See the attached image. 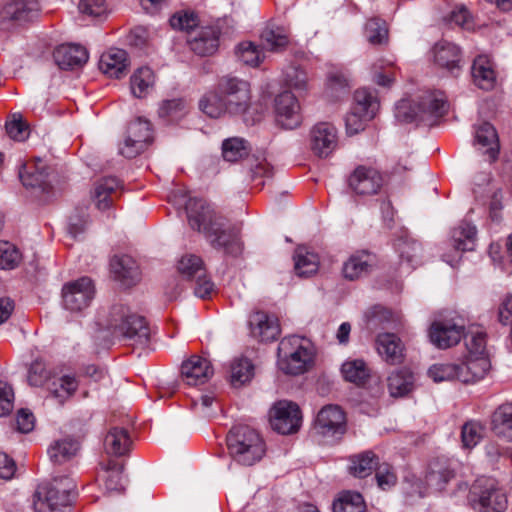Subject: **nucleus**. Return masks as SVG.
Segmentation results:
<instances>
[{
    "label": "nucleus",
    "instance_id": "1",
    "mask_svg": "<svg viewBox=\"0 0 512 512\" xmlns=\"http://www.w3.org/2000/svg\"><path fill=\"white\" fill-rule=\"evenodd\" d=\"M175 204L185 206L191 228L201 232L214 249L232 256L242 252L240 229L216 212L205 200L184 194Z\"/></svg>",
    "mask_w": 512,
    "mask_h": 512
},
{
    "label": "nucleus",
    "instance_id": "2",
    "mask_svg": "<svg viewBox=\"0 0 512 512\" xmlns=\"http://www.w3.org/2000/svg\"><path fill=\"white\" fill-rule=\"evenodd\" d=\"M448 109L447 98L442 91L422 92L413 101L401 99L395 106V117L402 123H423L432 126Z\"/></svg>",
    "mask_w": 512,
    "mask_h": 512
},
{
    "label": "nucleus",
    "instance_id": "3",
    "mask_svg": "<svg viewBox=\"0 0 512 512\" xmlns=\"http://www.w3.org/2000/svg\"><path fill=\"white\" fill-rule=\"evenodd\" d=\"M98 324L112 335L132 341L133 345L145 346L149 342L150 332L145 319L123 304L113 305L107 315L99 317Z\"/></svg>",
    "mask_w": 512,
    "mask_h": 512
},
{
    "label": "nucleus",
    "instance_id": "4",
    "mask_svg": "<svg viewBox=\"0 0 512 512\" xmlns=\"http://www.w3.org/2000/svg\"><path fill=\"white\" fill-rule=\"evenodd\" d=\"M218 91L224 97L227 114L241 117L247 125L261 120V113L251 103L250 84L237 77L225 76L218 81Z\"/></svg>",
    "mask_w": 512,
    "mask_h": 512
},
{
    "label": "nucleus",
    "instance_id": "5",
    "mask_svg": "<svg viewBox=\"0 0 512 512\" xmlns=\"http://www.w3.org/2000/svg\"><path fill=\"white\" fill-rule=\"evenodd\" d=\"M277 355V365L283 373L300 375L312 367L315 353L310 340L291 335L280 341Z\"/></svg>",
    "mask_w": 512,
    "mask_h": 512
},
{
    "label": "nucleus",
    "instance_id": "6",
    "mask_svg": "<svg viewBox=\"0 0 512 512\" xmlns=\"http://www.w3.org/2000/svg\"><path fill=\"white\" fill-rule=\"evenodd\" d=\"M226 441L230 456L241 465L255 464L266 452L265 443L260 434L247 425L233 426Z\"/></svg>",
    "mask_w": 512,
    "mask_h": 512
},
{
    "label": "nucleus",
    "instance_id": "7",
    "mask_svg": "<svg viewBox=\"0 0 512 512\" xmlns=\"http://www.w3.org/2000/svg\"><path fill=\"white\" fill-rule=\"evenodd\" d=\"M75 496V484L71 478H54L38 487L34 495V509L36 512H70Z\"/></svg>",
    "mask_w": 512,
    "mask_h": 512
},
{
    "label": "nucleus",
    "instance_id": "8",
    "mask_svg": "<svg viewBox=\"0 0 512 512\" xmlns=\"http://www.w3.org/2000/svg\"><path fill=\"white\" fill-rule=\"evenodd\" d=\"M314 430L323 443H337L347 431L345 412L338 405L324 406L317 414Z\"/></svg>",
    "mask_w": 512,
    "mask_h": 512
},
{
    "label": "nucleus",
    "instance_id": "9",
    "mask_svg": "<svg viewBox=\"0 0 512 512\" xmlns=\"http://www.w3.org/2000/svg\"><path fill=\"white\" fill-rule=\"evenodd\" d=\"M385 182V176L378 168L366 164L356 166L347 180L349 189L359 197L378 195Z\"/></svg>",
    "mask_w": 512,
    "mask_h": 512
},
{
    "label": "nucleus",
    "instance_id": "10",
    "mask_svg": "<svg viewBox=\"0 0 512 512\" xmlns=\"http://www.w3.org/2000/svg\"><path fill=\"white\" fill-rule=\"evenodd\" d=\"M95 295L93 281L80 277L67 282L62 288V306L71 313H79L89 307Z\"/></svg>",
    "mask_w": 512,
    "mask_h": 512
},
{
    "label": "nucleus",
    "instance_id": "11",
    "mask_svg": "<svg viewBox=\"0 0 512 512\" xmlns=\"http://www.w3.org/2000/svg\"><path fill=\"white\" fill-rule=\"evenodd\" d=\"M153 141L151 123L144 118L138 117L131 121L127 128V135L119 147V152L126 158H135Z\"/></svg>",
    "mask_w": 512,
    "mask_h": 512
},
{
    "label": "nucleus",
    "instance_id": "12",
    "mask_svg": "<svg viewBox=\"0 0 512 512\" xmlns=\"http://www.w3.org/2000/svg\"><path fill=\"white\" fill-rule=\"evenodd\" d=\"M178 272L188 280L195 281L194 293L197 297L206 298L213 290V283L206 275L202 259L193 254L181 257L177 265Z\"/></svg>",
    "mask_w": 512,
    "mask_h": 512
},
{
    "label": "nucleus",
    "instance_id": "13",
    "mask_svg": "<svg viewBox=\"0 0 512 512\" xmlns=\"http://www.w3.org/2000/svg\"><path fill=\"white\" fill-rule=\"evenodd\" d=\"M473 493L478 495L474 500V509L478 512H504L507 507V499L504 493L498 489L494 480L482 478L474 485Z\"/></svg>",
    "mask_w": 512,
    "mask_h": 512
},
{
    "label": "nucleus",
    "instance_id": "14",
    "mask_svg": "<svg viewBox=\"0 0 512 512\" xmlns=\"http://www.w3.org/2000/svg\"><path fill=\"white\" fill-rule=\"evenodd\" d=\"M270 421L275 431L283 435H289L300 429L302 413L296 403L282 400L273 406Z\"/></svg>",
    "mask_w": 512,
    "mask_h": 512
},
{
    "label": "nucleus",
    "instance_id": "15",
    "mask_svg": "<svg viewBox=\"0 0 512 512\" xmlns=\"http://www.w3.org/2000/svg\"><path fill=\"white\" fill-rule=\"evenodd\" d=\"M276 121L286 129L298 127L302 121L301 108L297 98L284 91L275 98Z\"/></svg>",
    "mask_w": 512,
    "mask_h": 512
},
{
    "label": "nucleus",
    "instance_id": "16",
    "mask_svg": "<svg viewBox=\"0 0 512 512\" xmlns=\"http://www.w3.org/2000/svg\"><path fill=\"white\" fill-rule=\"evenodd\" d=\"M220 30L215 26L196 28L188 36L190 49L199 56H211L219 48Z\"/></svg>",
    "mask_w": 512,
    "mask_h": 512
},
{
    "label": "nucleus",
    "instance_id": "17",
    "mask_svg": "<svg viewBox=\"0 0 512 512\" xmlns=\"http://www.w3.org/2000/svg\"><path fill=\"white\" fill-rule=\"evenodd\" d=\"M430 342L440 349H447L459 343L463 337V325L453 320L434 321L429 328Z\"/></svg>",
    "mask_w": 512,
    "mask_h": 512
},
{
    "label": "nucleus",
    "instance_id": "18",
    "mask_svg": "<svg viewBox=\"0 0 512 512\" xmlns=\"http://www.w3.org/2000/svg\"><path fill=\"white\" fill-rule=\"evenodd\" d=\"M251 336L261 342H271L280 335L278 318L263 311H256L249 316Z\"/></svg>",
    "mask_w": 512,
    "mask_h": 512
},
{
    "label": "nucleus",
    "instance_id": "19",
    "mask_svg": "<svg viewBox=\"0 0 512 512\" xmlns=\"http://www.w3.org/2000/svg\"><path fill=\"white\" fill-rule=\"evenodd\" d=\"M310 147L318 157L329 156L337 147L336 128L326 122L316 124L310 132Z\"/></svg>",
    "mask_w": 512,
    "mask_h": 512
},
{
    "label": "nucleus",
    "instance_id": "20",
    "mask_svg": "<svg viewBox=\"0 0 512 512\" xmlns=\"http://www.w3.org/2000/svg\"><path fill=\"white\" fill-rule=\"evenodd\" d=\"M213 368L208 359L193 355L181 365V376L189 386L206 383L213 375Z\"/></svg>",
    "mask_w": 512,
    "mask_h": 512
},
{
    "label": "nucleus",
    "instance_id": "21",
    "mask_svg": "<svg viewBox=\"0 0 512 512\" xmlns=\"http://www.w3.org/2000/svg\"><path fill=\"white\" fill-rule=\"evenodd\" d=\"M454 476L455 463L448 458L439 457L430 462L425 481L433 491H442Z\"/></svg>",
    "mask_w": 512,
    "mask_h": 512
},
{
    "label": "nucleus",
    "instance_id": "22",
    "mask_svg": "<svg viewBox=\"0 0 512 512\" xmlns=\"http://www.w3.org/2000/svg\"><path fill=\"white\" fill-rule=\"evenodd\" d=\"M376 350L389 365L401 364L405 358L402 340L394 333H381L376 338Z\"/></svg>",
    "mask_w": 512,
    "mask_h": 512
},
{
    "label": "nucleus",
    "instance_id": "23",
    "mask_svg": "<svg viewBox=\"0 0 512 512\" xmlns=\"http://www.w3.org/2000/svg\"><path fill=\"white\" fill-rule=\"evenodd\" d=\"M19 178L25 187L47 191L48 166L40 158L27 161L19 170Z\"/></svg>",
    "mask_w": 512,
    "mask_h": 512
},
{
    "label": "nucleus",
    "instance_id": "24",
    "mask_svg": "<svg viewBox=\"0 0 512 512\" xmlns=\"http://www.w3.org/2000/svg\"><path fill=\"white\" fill-rule=\"evenodd\" d=\"M110 267L115 279L125 287L133 286L140 281L139 266L131 256H114Z\"/></svg>",
    "mask_w": 512,
    "mask_h": 512
},
{
    "label": "nucleus",
    "instance_id": "25",
    "mask_svg": "<svg viewBox=\"0 0 512 512\" xmlns=\"http://www.w3.org/2000/svg\"><path fill=\"white\" fill-rule=\"evenodd\" d=\"M121 190L122 184L116 177H104L97 181L93 192L96 207L102 211L111 208Z\"/></svg>",
    "mask_w": 512,
    "mask_h": 512
},
{
    "label": "nucleus",
    "instance_id": "26",
    "mask_svg": "<svg viewBox=\"0 0 512 512\" xmlns=\"http://www.w3.org/2000/svg\"><path fill=\"white\" fill-rule=\"evenodd\" d=\"M78 387L79 380L74 374L53 375L47 384L49 397L59 405L68 401L75 394Z\"/></svg>",
    "mask_w": 512,
    "mask_h": 512
},
{
    "label": "nucleus",
    "instance_id": "27",
    "mask_svg": "<svg viewBox=\"0 0 512 512\" xmlns=\"http://www.w3.org/2000/svg\"><path fill=\"white\" fill-rule=\"evenodd\" d=\"M434 63L442 69L453 73L460 69L462 53L460 48L454 43L440 41L432 49Z\"/></svg>",
    "mask_w": 512,
    "mask_h": 512
},
{
    "label": "nucleus",
    "instance_id": "28",
    "mask_svg": "<svg viewBox=\"0 0 512 512\" xmlns=\"http://www.w3.org/2000/svg\"><path fill=\"white\" fill-rule=\"evenodd\" d=\"M53 57L61 69H75L87 62L88 52L80 45L63 44L55 49Z\"/></svg>",
    "mask_w": 512,
    "mask_h": 512
},
{
    "label": "nucleus",
    "instance_id": "29",
    "mask_svg": "<svg viewBox=\"0 0 512 512\" xmlns=\"http://www.w3.org/2000/svg\"><path fill=\"white\" fill-rule=\"evenodd\" d=\"M127 67V53L123 49H110L99 60V69L109 77L121 78L126 74Z\"/></svg>",
    "mask_w": 512,
    "mask_h": 512
},
{
    "label": "nucleus",
    "instance_id": "30",
    "mask_svg": "<svg viewBox=\"0 0 512 512\" xmlns=\"http://www.w3.org/2000/svg\"><path fill=\"white\" fill-rule=\"evenodd\" d=\"M460 367V382L475 383L483 379L490 369L488 356L466 355L465 361L458 364Z\"/></svg>",
    "mask_w": 512,
    "mask_h": 512
},
{
    "label": "nucleus",
    "instance_id": "31",
    "mask_svg": "<svg viewBox=\"0 0 512 512\" xmlns=\"http://www.w3.org/2000/svg\"><path fill=\"white\" fill-rule=\"evenodd\" d=\"M472 77L476 86L483 90H491L496 84V72L493 62L487 55H479L473 61Z\"/></svg>",
    "mask_w": 512,
    "mask_h": 512
},
{
    "label": "nucleus",
    "instance_id": "32",
    "mask_svg": "<svg viewBox=\"0 0 512 512\" xmlns=\"http://www.w3.org/2000/svg\"><path fill=\"white\" fill-rule=\"evenodd\" d=\"M395 248L399 253L400 266L406 271L413 270L421 263L422 246L418 241L408 237L400 238L395 243Z\"/></svg>",
    "mask_w": 512,
    "mask_h": 512
},
{
    "label": "nucleus",
    "instance_id": "33",
    "mask_svg": "<svg viewBox=\"0 0 512 512\" xmlns=\"http://www.w3.org/2000/svg\"><path fill=\"white\" fill-rule=\"evenodd\" d=\"M374 263V256L361 251L352 254L343 264V275L346 279L356 280L368 274Z\"/></svg>",
    "mask_w": 512,
    "mask_h": 512
},
{
    "label": "nucleus",
    "instance_id": "34",
    "mask_svg": "<svg viewBox=\"0 0 512 512\" xmlns=\"http://www.w3.org/2000/svg\"><path fill=\"white\" fill-rule=\"evenodd\" d=\"M132 441L128 431L122 427H112L104 439V449L107 454L124 456L130 451Z\"/></svg>",
    "mask_w": 512,
    "mask_h": 512
},
{
    "label": "nucleus",
    "instance_id": "35",
    "mask_svg": "<svg viewBox=\"0 0 512 512\" xmlns=\"http://www.w3.org/2000/svg\"><path fill=\"white\" fill-rule=\"evenodd\" d=\"M491 425L495 435L512 441V403H504L496 408L492 414Z\"/></svg>",
    "mask_w": 512,
    "mask_h": 512
},
{
    "label": "nucleus",
    "instance_id": "36",
    "mask_svg": "<svg viewBox=\"0 0 512 512\" xmlns=\"http://www.w3.org/2000/svg\"><path fill=\"white\" fill-rule=\"evenodd\" d=\"M38 11V3L33 0H14L4 6L1 15L4 19L16 21H30Z\"/></svg>",
    "mask_w": 512,
    "mask_h": 512
},
{
    "label": "nucleus",
    "instance_id": "37",
    "mask_svg": "<svg viewBox=\"0 0 512 512\" xmlns=\"http://www.w3.org/2000/svg\"><path fill=\"white\" fill-rule=\"evenodd\" d=\"M123 463L110 459L103 466L101 479L109 492H122L125 490L126 479L123 475Z\"/></svg>",
    "mask_w": 512,
    "mask_h": 512
},
{
    "label": "nucleus",
    "instance_id": "38",
    "mask_svg": "<svg viewBox=\"0 0 512 512\" xmlns=\"http://www.w3.org/2000/svg\"><path fill=\"white\" fill-rule=\"evenodd\" d=\"M475 143L486 149L491 161L497 158L499 152L498 135L495 128L488 122H482L475 127Z\"/></svg>",
    "mask_w": 512,
    "mask_h": 512
},
{
    "label": "nucleus",
    "instance_id": "39",
    "mask_svg": "<svg viewBox=\"0 0 512 512\" xmlns=\"http://www.w3.org/2000/svg\"><path fill=\"white\" fill-rule=\"evenodd\" d=\"M387 382L392 397H403L413 390L414 375L409 369H398L388 377Z\"/></svg>",
    "mask_w": 512,
    "mask_h": 512
},
{
    "label": "nucleus",
    "instance_id": "40",
    "mask_svg": "<svg viewBox=\"0 0 512 512\" xmlns=\"http://www.w3.org/2000/svg\"><path fill=\"white\" fill-rule=\"evenodd\" d=\"M254 376V365L246 357H236L229 365V378L233 387H240L248 382Z\"/></svg>",
    "mask_w": 512,
    "mask_h": 512
},
{
    "label": "nucleus",
    "instance_id": "41",
    "mask_svg": "<svg viewBox=\"0 0 512 512\" xmlns=\"http://www.w3.org/2000/svg\"><path fill=\"white\" fill-rule=\"evenodd\" d=\"M294 268L297 275L308 277L317 272L319 257L307 247L300 246L294 253Z\"/></svg>",
    "mask_w": 512,
    "mask_h": 512
},
{
    "label": "nucleus",
    "instance_id": "42",
    "mask_svg": "<svg viewBox=\"0 0 512 512\" xmlns=\"http://www.w3.org/2000/svg\"><path fill=\"white\" fill-rule=\"evenodd\" d=\"M476 227L467 222H461L452 230L453 247L458 252L472 251L476 245Z\"/></svg>",
    "mask_w": 512,
    "mask_h": 512
},
{
    "label": "nucleus",
    "instance_id": "43",
    "mask_svg": "<svg viewBox=\"0 0 512 512\" xmlns=\"http://www.w3.org/2000/svg\"><path fill=\"white\" fill-rule=\"evenodd\" d=\"M199 109L210 118H221L227 114L224 97L218 91V85L215 90L206 92L199 100Z\"/></svg>",
    "mask_w": 512,
    "mask_h": 512
},
{
    "label": "nucleus",
    "instance_id": "44",
    "mask_svg": "<svg viewBox=\"0 0 512 512\" xmlns=\"http://www.w3.org/2000/svg\"><path fill=\"white\" fill-rule=\"evenodd\" d=\"M155 74L147 66L138 68L130 77V88L132 94L137 98L145 97L153 88Z\"/></svg>",
    "mask_w": 512,
    "mask_h": 512
},
{
    "label": "nucleus",
    "instance_id": "45",
    "mask_svg": "<svg viewBox=\"0 0 512 512\" xmlns=\"http://www.w3.org/2000/svg\"><path fill=\"white\" fill-rule=\"evenodd\" d=\"M333 512H366L363 496L355 491H342L333 501Z\"/></svg>",
    "mask_w": 512,
    "mask_h": 512
},
{
    "label": "nucleus",
    "instance_id": "46",
    "mask_svg": "<svg viewBox=\"0 0 512 512\" xmlns=\"http://www.w3.org/2000/svg\"><path fill=\"white\" fill-rule=\"evenodd\" d=\"M349 79L340 69H334L327 76L325 94L331 100H338L349 93Z\"/></svg>",
    "mask_w": 512,
    "mask_h": 512
},
{
    "label": "nucleus",
    "instance_id": "47",
    "mask_svg": "<svg viewBox=\"0 0 512 512\" xmlns=\"http://www.w3.org/2000/svg\"><path fill=\"white\" fill-rule=\"evenodd\" d=\"M378 464V459L371 451H365L350 457L349 472L355 477L369 476Z\"/></svg>",
    "mask_w": 512,
    "mask_h": 512
},
{
    "label": "nucleus",
    "instance_id": "48",
    "mask_svg": "<svg viewBox=\"0 0 512 512\" xmlns=\"http://www.w3.org/2000/svg\"><path fill=\"white\" fill-rule=\"evenodd\" d=\"M379 109L377 97L368 89H357L354 93L352 110L360 112L366 118H374Z\"/></svg>",
    "mask_w": 512,
    "mask_h": 512
},
{
    "label": "nucleus",
    "instance_id": "49",
    "mask_svg": "<svg viewBox=\"0 0 512 512\" xmlns=\"http://www.w3.org/2000/svg\"><path fill=\"white\" fill-rule=\"evenodd\" d=\"M265 48L271 51H279L289 42V31L283 26H267L261 34Z\"/></svg>",
    "mask_w": 512,
    "mask_h": 512
},
{
    "label": "nucleus",
    "instance_id": "50",
    "mask_svg": "<svg viewBox=\"0 0 512 512\" xmlns=\"http://www.w3.org/2000/svg\"><path fill=\"white\" fill-rule=\"evenodd\" d=\"M341 373L346 381L364 385L370 377V371L363 360H349L342 364Z\"/></svg>",
    "mask_w": 512,
    "mask_h": 512
},
{
    "label": "nucleus",
    "instance_id": "51",
    "mask_svg": "<svg viewBox=\"0 0 512 512\" xmlns=\"http://www.w3.org/2000/svg\"><path fill=\"white\" fill-rule=\"evenodd\" d=\"M79 442L73 439L56 441L48 450L54 463L62 464L72 459L79 451Z\"/></svg>",
    "mask_w": 512,
    "mask_h": 512
},
{
    "label": "nucleus",
    "instance_id": "52",
    "mask_svg": "<svg viewBox=\"0 0 512 512\" xmlns=\"http://www.w3.org/2000/svg\"><path fill=\"white\" fill-rule=\"evenodd\" d=\"M249 153L246 140L239 137L226 139L222 144V155L226 161L236 162Z\"/></svg>",
    "mask_w": 512,
    "mask_h": 512
},
{
    "label": "nucleus",
    "instance_id": "53",
    "mask_svg": "<svg viewBox=\"0 0 512 512\" xmlns=\"http://www.w3.org/2000/svg\"><path fill=\"white\" fill-rule=\"evenodd\" d=\"M467 355L487 356L486 333L480 327L471 328L465 335Z\"/></svg>",
    "mask_w": 512,
    "mask_h": 512
},
{
    "label": "nucleus",
    "instance_id": "54",
    "mask_svg": "<svg viewBox=\"0 0 512 512\" xmlns=\"http://www.w3.org/2000/svg\"><path fill=\"white\" fill-rule=\"evenodd\" d=\"M77 7L80 14L91 18L107 17L111 12L108 0H78Z\"/></svg>",
    "mask_w": 512,
    "mask_h": 512
},
{
    "label": "nucleus",
    "instance_id": "55",
    "mask_svg": "<svg viewBox=\"0 0 512 512\" xmlns=\"http://www.w3.org/2000/svg\"><path fill=\"white\" fill-rule=\"evenodd\" d=\"M428 375L434 382L460 381V367L455 363H437L428 369Z\"/></svg>",
    "mask_w": 512,
    "mask_h": 512
},
{
    "label": "nucleus",
    "instance_id": "56",
    "mask_svg": "<svg viewBox=\"0 0 512 512\" xmlns=\"http://www.w3.org/2000/svg\"><path fill=\"white\" fill-rule=\"evenodd\" d=\"M484 426L478 421H468L462 426L461 442L465 449L474 448L484 436Z\"/></svg>",
    "mask_w": 512,
    "mask_h": 512
},
{
    "label": "nucleus",
    "instance_id": "57",
    "mask_svg": "<svg viewBox=\"0 0 512 512\" xmlns=\"http://www.w3.org/2000/svg\"><path fill=\"white\" fill-rule=\"evenodd\" d=\"M238 59L246 65L256 67L264 58L262 50L252 42H242L236 49Z\"/></svg>",
    "mask_w": 512,
    "mask_h": 512
},
{
    "label": "nucleus",
    "instance_id": "58",
    "mask_svg": "<svg viewBox=\"0 0 512 512\" xmlns=\"http://www.w3.org/2000/svg\"><path fill=\"white\" fill-rule=\"evenodd\" d=\"M187 112L186 103L183 99L165 100L161 103L158 114L168 121L181 119Z\"/></svg>",
    "mask_w": 512,
    "mask_h": 512
},
{
    "label": "nucleus",
    "instance_id": "59",
    "mask_svg": "<svg viewBox=\"0 0 512 512\" xmlns=\"http://www.w3.org/2000/svg\"><path fill=\"white\" fill-rule=\"evenodd\" d=\"M308 80L307 72L299 66L291 65L284 72L286 85L297 91L307 90Z\"/></svg>",
    "mask_w": 512,
    "mask_h": 512
},
{
    "label": "nucleus",
    "instance_id": "60",
    "mask_svg": "<svg viewBox=\"0 0 512 512\" xmlns=\"http://www.w3.org/2000/svg\"><path fill=\"white\" fill-rule=\"evenodd\" d=\"M169 22L172 28L187 31L189 35L196 28H199L197 15L193 12H177L170 18Z\"/></svg>",
    "mask_w": 512,
    "mask_h": 512
},
{
    "label": "nucleus",
    "instance_id": "61",
    "mask_svg": "<svg viewBox=\"0 0 512 512\" xmlns=\"http://www.w3.org/2000/svg\"><path fill=\"white\" fill-rule=\"evenodd\" d=\"M20 260V252L13 244L0 241V269H14Z\"/></svg>",
    "mask_w": 512,
    "mask_h": 512
},
{
    "label": "nucleus",
    "instance_id": "62",
    "mask_svg": "<svg viewBox=\"0 0 512 512\" xmlns=\"http://www.w3.org/2000/svg\"><path fill=\"white\" fill-rule=\"evenodd\" d=\"M387 28L380 19H370L365 25V35L371 44H381L387 38Z\"/></svg>",
    "mask_w": 512,
    "mask_h": 512
},
{
    "label": "nucleus",
    "instance_id": "63",
    "mask_svg": "<svg viewBox=\"0 0 512 512\" xmlns=\"http://www.w3.org/2000/svg\"><path fill=\"white\" fill-rule=\"evenodd\" d=\"M445 20L451 27L458 26L467 30L474 27L473 18L464 5L455 7Z\"/></svg>",
    "mask_w": 512,
    "mask_h": 512
},
{
    "label": "nucleus",
    "instance_id": "64",
    "mask_svg": "<svg viewBox=\"0 0 512 512\" xmlns=\"http://www.w3.org/2000/svg\"><path fill=\"white\" fill-rule=\"evenodd\" d=\"M373 81L379 86L389 87L394 81L393 66L390 62L383 60L375 63L372 67Z\"/></svg>",
    "mask_w": 512,
    "mask_h": 512
}]
</instances>
